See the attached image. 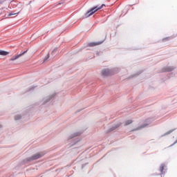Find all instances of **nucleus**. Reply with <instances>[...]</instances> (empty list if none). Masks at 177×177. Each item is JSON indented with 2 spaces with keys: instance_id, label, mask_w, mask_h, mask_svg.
<instances>
[{
  "instance_id": "8",
  "label": "nucleus",
  "mask_w": 177,
  "mask_h": 177,
  "mask_svg": "<svg viewBox=\"0 0 177 177\" xmlns=\"http://www.w3.org/2000/svg\"><path fill=\"white\" fill-rule=\"evenodd\" d=\"M100 44H102V42H98V43L91 42L88 44V46H96V45H100Z\"/></svg>"
},
{
  "instance_id": "3",
  "label": "nucleus",
  "mask_w": 177,
  "mask_h": 177,
  "mask_svg": "<svg viewBox=\"0 0 177 177\" xmlns=\"http://www.w3.org/2000/svg\"><path fill=\"white\" fill-rule=\"evenodd\" d=\"M175 68H176V66H165L162 68V71H163V73H169L171 71H174Z\"/></svg>"
},
{
  "instance_id": "14",
  "label": "nucleus",
  "mask_w": 177,
  "mask_h": 177,
  "mask_svg": "<svg viewBox=\"0 0 177 177\" xmlns=\"http://www.w3.org/2000/svg\"><path fill=\"white\" fill-rule=\"evenodd\" d=\"M164 171V165H161L160 166V171L162 172Z\"/></svg>"
},
{
  "instance_id": "7",
  "label": "nucleus",
  "mask_w": 177,
  "mask_h": 177,
  "mask_svg": "<svg viewBox=\"0 0 177 177\" xmlns=\"http://www.w3.org/2000/svg\"><path fill=\"white\" fill-rule=\"evenodd\" d=\"M80 134H81V133H80V132L74 133L71 134V136H69L68 137V140L73 139V138H75V136H80Z\"/></svg>"
},
{
  "instance_id": "2",
  "label": "nucleus",
  "mask_w": 177,
  "mask_h": 177,
  "mask_svg": "<svg viewBox=\"0 0 177 177\" xmlns=\"http://www.w3.org/2000/svg\"><path fill=\"white\" fill-rule=\"evenodd\" d=\"M104 6V4H102L100 8H97V6L94 7L91 9V10L88 11L85 15L84 17H89V16H92L93 13H95V12H97V10H100Z\"/></svg>"
},
{
  "instance_id": "17",
  "label": "nucleus",
  "mask_w": 177,
  "mask_h": 177,
  "mask_svg": "<svg viewBox=\"0 0 177 177\" xmlns=\"http://www.w3.org/2000/svg\"><path fill=\"white\" fill-rule=\"evenodd\" d=\"M55 52H56V50H54L52 52V54H53Z\"/></svg>"
},
{
  "instance_id": "9",
  "label": "nucleus",
  "mask_w": 177,
  "mask_h": 177,
  "mask_svg": "<svg viewBox=\"0 0 177 177\" xmlns=\"http://www.w3.org/2000/svg\"><path fill=\"white\" fill-rule=\"evenodd\" d=\"M0 55H1V56H6V55H9V53L4 50H0Z\"/></svg>"
},
{
  "instance_id": "5",
  "label": "nucleus",
  "mask_w": 177,
  "mask_h": 177,
  "mask_svg": "<svg viewBox=\"0 0 177 177\" xmlns=\"http://www.w3.org/2000/svg\"><path fill=\"white\" fill-rule=\"evenodd\" d=\"M55 96H56V93H53L50 96L46 97L44 100V103H48V102H49V100H50L51 99H53V97H55Z\"/></svg>"
},
{
  "instance_id": "12",
  "label": "nucleus",
  "mask_w": 177,
  "mask_h": 177,
  "mask_svg": "<svg viewBox=\"0 0 177 177\" xmlns=\"http://www.w3.org/2000/svg\"><path fill=\"white\" fill-rule=\"evenodd\" d=\"M172 132H174V130H170V131H169L167 133H166L165 134V135H169V133H172Z\"/></svg>"
},
{
  "instance_id": "13",
  "label": "nucleus",
  "mask_w": 177,
  "mask_h": 177,
  "mask_svg": "<svg viewBox=\"0 0 177 177\" xmlns=\"http://www.w3.org/2000/svg\"><path fill=\"white\" fill-rule=\"evenodd\" d=\"M15 15H19V12H17V13L11 12L9 14V16H15Z\"/></svg>"
},
{
  "instance_id": "18",
  "label": "nucleus",
  "mask_w": 177,
  "mask_h": 177,
  "mask_svg": "<svg viewBox=\"0 0 177 177\" xmlns=\"http://www.w3.org/2000/svg\"><path fill=\"white\" fill-rule=\"evenodd\" d=\"M2 128V124H0V129Z\"/></svg>"
},
{
  "instance_id": "4",
  "label": "nucleus",
  "mask_w": 177,
  "mask_h": 177,
  "mask_svg": "<svg viewBox=\"0 0 177 177\" xmlns=\"http://www.w3.org/2000/svg\"><path fill=\"white\" fill-rule=\"evenodd\" d=\"M26 53H27V50L21 53V54L13 56L12 58L10 59V61L15 62V60H17V59H19V57H21V56L26 55Z\"/></svg>"
},
{
  "instance_id": "10",
  "label": "nucleus",
  "mask_w": 177,
  "mask_h": 177,
  "mask_svg": "<svg viewBox=\"0 0 177 177\" xmlns=\"http://www.w3.org/2000/svg\"><path fill=\"white\" fill-rule=\"evenodd\" d=\"M21 115L17 114L15 115V121H18V120H21Z\"/></svg>"
},
{
  "instance_id": "1",
  "label": "nucleus",
  "mask_w": 177,
  "mask_h": 177,
  "mask_svg": "<svg viewBox=\"0 0 177 177\" xmlns=\"http://www.w3.org/2000/svg\"><path fill=\"white\" fill-rule=\"evenodd\" d=\"M117 71H118V68H117L113 69L104 68L102 70L101 75H102V77H109V75H113V74H115Z\"/></svg>"
},
{
  "instance_id": "15",
  "label": "nucleus",
  "mask_w": 177,
  "mask_h": 177,
  "mask_svg": "<svg viewBox=\"0 0 177 177\" xmlns=\"http://www.w3.org/2000/svg\"><path fill=\"white\" fill-rule=\"evenodd\" d=\"M48 58H49V54H48L47 57H45V59H44V62H45L46 60H48Z\"/></svg>"
},
{
  "instance_id": "16",
  "label": "nucleus",
  "mask_w": 177,
  "mask_h": 177,
  "mask_svg": "<svg viewBox=\"0 0 177 177\" xmlns=\"http://www.w3.org/2000/svg\"><path fill=\"white\" fill-rule=\"evenodd\" d=\"M147 124H145V125H143L142 127H141V128H145V127H147Z\"/></svg>"
},
{
  "instance_id": "11",
  "label": "nucleus",
  "mask_w": 177,
  "mask_h": 177,
  "mask_svg": "<svg viewBox=\"0 0 177 177\" xmlns=\"http://www.w3.org/2000/svg\"><path fill=\"white\" fill-rule=\"evenodd\" d=\"M133 121L132 120H127L124 123V125L127 127V125H129V124H132Z\"/></svg>"
},
{
  "instance_id": "6",
  "label": "nucleus",
  "mask_w": 177,
  "mask_h": 177,
  "mask_svg": "<svg viewBox=\"0 0 177 177\" xmlns=\"http://www.w3.org/2000/svg\"><path fill=\"white\" fill-rule=\"evenodd\" d=\"M41 157L42 155L41 153H36L29 158V161H31V160H38V158H41Z\"/></svg>"
}]
</instances>
